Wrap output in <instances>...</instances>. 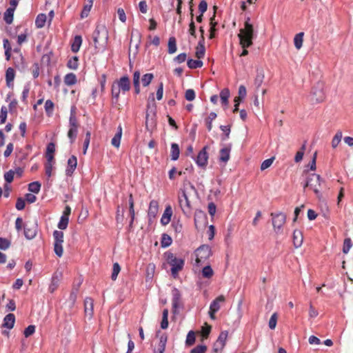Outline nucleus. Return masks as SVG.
Returning a JSON list of instances; mask_svg holds the SVG:
<instances>
[{"instance_id":"f257e3e1","label":"nucleus","mask_w":353,"mask_h":353,"mask_svg":"<svg viewBox=\"0 0 353 353\" xmlns=\"http://www.w3.org/2000/svg\"><path fill=\"white\" fill-rule=\"evenodd\" d=\"M250 18L248 17L245 22V27L240 30L239 37L240 39V44L243 48L241 56H246L248 54V51L246 50L252 45V39L254 34L253 26L249 23Z\"/></svg>"},{"instance_id":"f03ea898","label":"nucleus","mask_w":353,"mask_h":353,"mask_svg":"<svg viewBox=\"0 0 353 353\" xmlns=\"http://www.w3.org/2000/svg\"><path fill=\"white\" fill-rule=\"evenodd\" d=\"M94 47L98 50L104 49L108 41V31L104 25L97 26L92 34Z\"/></svg>"},{"instance_id":"7ed1b4c3","label":"nucleus","mask_w":353,"mask_h":353,"mask_svg":"<svg viewBox=\"0 0 353 353\" xmlns=\"http://www.w3.org/2000/svg\"><path fill=\"white\" fill-rule=\"evenodd\" d=\"M150 97H152L153 104L152 105L150 103L147 105V112L145 116V127L148 130H152L155 127L156 117V104L154 103L153 93H151L150 98Z\"/></svg>"},{"instance_id":"20e7f679","label":"nucleus","mask_w":353,"mask_h":353,"mask_svg":"<svg viewBox=\"0 0 353 353\" xmlns=\"http://www.w3.org/2000/svg\"><path fill=\"white\" fill-rule=\"evenodd\" d=\"M270 216L274 232L277 234H282L283 226L286 222V215L283 212H272Z\"/></svg>"},{"instance_id":"39448f33","label":"nucleus","mask_w":353,"mask_h":353,"mask_svg":"<svg viewBox=\"0 0 353 353\" xmlns=\"http://www.w3.org/2000/svg\"><path fill=\"white\" fill-rule=\"evenodd\" d=\"M194 255L197 264L205 263L211 255V248L207 245H201L195 250Z\"/></svg>"},{"instance_id":"423d86ee","label":"nucleus","mask_w":353,"mask_h":353,"mask_svg":"<svg viewBox=\"0 0 353 353\" xmlns=\"http://www.w3.org/2000/svg\"><path fill=\"white\" fill-rule=\"evenodd\" d=\"M325 99L323 91V83L318 82L312 90L311 101L313 103H321Z\"/></svg>"},{"instance_id":"0eeeda50","label":"nucleus","mask_w":353,"mask_h":353,"mask_svg":"<svg viewBox=\"0 0 353 353\" xmlns=\"http://www.w3.org/2000/svg\"><path fill=\"white\" fill-rule=\"evenodd\" d=\"M309 179H312L310 182V188L314 191L316 196L320 199L322 196L319 188L322 179L319 174L312 173L309 174Z\"/></svg>"},{"instance_id":"6e6552de","label":"nucleus","mask_w":353,"mask_h":353,"mask_svg":"<svg viewBox=\"0 0 353 353\" xmlns=\"http://www.w3.org/2000/svg\"><path fill=\"white\" fill-rule=\"evenodd\" d=\"M194 221V225L198 230L203 229L208 223L207 215L203 211L201 210H196Z\"/></svg>"},{"instance_id":"1a4fd4ad","label":"nucleus","mask_w":353,"mask_h":353,"mask_svg":"<svg viewBox=\"0 0 353 353\" xmlns=\"http://www.w3.org/2000/svg\"><path fill=\"white\" fill-rule=\"evenodd\" d=\"M179 202L183 214L190 216L191 215L190 202L185 190H182L181 195L179 196Z\"/></svg>"},{"instance_id":"9d476101","label":"nucleus","mask_w":353,"mask_h":353,"mask_svg":"<svg viewBox=\"0 0 353 353\" xmlns=\"http://www.w3.org/2000/svg\"><path fill=\"white\" fill-rule=\"evenodd\" d=\"M37 233V221L28 222L24 226V235L28 239H32Z\"/></svg>"},{"instance_id":"9b49d317","label":"nucleus","mask_w":353,"mask_h":353,"mask_svg":"<svg viewBox=\"0 0 353 353\" xmlns=\"http://www.w3.org/2000/svg\"><path fill=\"white\" fill-rule=\"evenodd\" d=\"M208 147L205 146L198 154L196 158V164L201 168H205L208 163V154L206 151Z\"/></svg>"},{"instance_id":"f8f14e48","label":"nucleus","mask_w":353,"mask_h":353,"mask_svg":"<svg viewBox=\"0 0 353 353\" xmlns=\"http://www.w3.org/2000/svg\"><path fill=\"white\" fill-rule=\"evenodd\" d=\"M164 256L169 265H184L185 260L183 258H179L170 252H165Z\"/></svg>"},{"instance_id":"ddd939ff","label":"nucleus","mask_w":353,"mask_h":353,"mask_svg":"<svg viewBox=\"0 0 353 353\" xmlns=\"http://www.w3.org/2000/svg\"><path fill=\"white\" fill-rule=\"evenodd\" d=\"M172 304L174 312H176V310L181 306V294L179 290L176 288H174L172 290Z\"/></svg>"},{"instance_id":"4468645a","label":"nucleus","mask_w":353,"mask_h":353,"mask_svg":"<svg viewBox=\"0 0 353 353\" xmlns=\"http://www.w3.org/2000/svg\"><path fill=\"white\" fill-rule=\"evenodd\" d=\"M94 300L90 297H86L84 300L85 314L88 319H92L93 316Z\"/></svg>"},{"instance_id":"2eb2a0df","label":"nucleus","mask_w":353,"mask_h":353,"mask_svg":"<svg viewBox=\"0 0 353 353\" xmlns=\"http://www.w3.org/2000/svg\"><path fill=\"white\" fill-rule=\"evenodd\" d=\"M159 212V203L156 200H152L150 202L148 211V216L151 219H154Z\"/></svg>"},{"instance_id":"dca6fc26","label":"nucleus","mask_w":353,"mask_h":353,"mask_svg":"<svg viewBox=\"0 0 353 353\" xmlns=\"http://www.w3.org/2000/svg\"><path fill=\"white\" fill-rule=\"evenodd\" d=\"M61 277H62L61 272H54V274H53V276L52 277L51 283H50V285L49 286V289H48L49 292L50 293H53L57 290V288L59 286V281L61 279Z\"/></svg>"},{"instance_id":"f3484780","label":"nucleus","mask_w":353,"mask_h":353,"mask_svg":"<svg viewBox=\"0 0 353 353\" xmlns=\"http://www.w3.org/2000/svg\"><path fill=\"white\" fill-rule=\"evenodd\" d=\"M77 165V159L74 155H72L68 160V166L65 170V174L71 176L75 170Z\"/></svg>"},{"instance_id":"a211bd4d","label":"nucleus","mask_w":353,"mask_h":353,"mask_svg":"<svg viewBox=\"0 0 353 353\" xmlns=\"http://www.w3.org/2000/svg\"><path fill=\"white\" fill-rule=\"evenodd\" d=\"M117 88L123 92L129 91L130 89V81L129 77L127 76L122 77L118 81Z\"/></svg>"},{"instance_id":"6ab92c4d","label":"nucleus","mask_w":353,"mask_h":353,"mask_svg":"<svg viewBox=\"0 0 353 353\" xmlns=\"http://www.w3.org/2000/svg\"><path fill=\"white\" fill-rule=\"evenodd\" d=\"M172 216V210L170 205L166 206L164 212L161 219V223L163 225H167L171 220Z\"/></svg>"},{"instance_id":"aec40b11","label":"nucleus","mask_w":353,"mask_h":353,"mask_svg":"<svg viewBox=\"0 0 353 353\" xmlns=\"http://www.w3.org/2000/svg\"><path fill=\"white\" fill-rule=\"evenodd\" d=\"M265 78V73L263 68H257L256 69V75L254 79V85L256 87V90L259 89L261 85H262L263 80Z\"/></svg>"},{"instance_id":"412c9836","label":"nucleus","mask_w":353,"mask_h":353,"mask_svg":"<svg viewBox=\"0 0 353 353\" xmlns=\"http://www.w3.org/2000/svg\"><path fill=\"white\" fill-rule=\"evenodd\" d=\"M231 145L228 147L223 148L219 152V161L226 163L230 157Z\"/></svg>"},{"instance_id":"4be33fe9","label":"nucleus","mask_w":353,"mask_h":353,"mask_svg":"<svg viewBox=\"0 0 353 353\" xmlns=\"http://www.w3.org/2000/svg\"><path fill=\"white\" fill-rule=\"evenodd\" d=\"M225 301V297L223 295L219 296L215 299L210 304V309L212 312H216L219 311L221 307V303Z\"/></svg>"},{"instance_id":"5701e85b","label":"nucleus","mask_w":353,"mask_h":353,"mask_svg":"<svg viewBox=\"0 0 353 353\" xmlns=\"http://www.w3.org/2000/svg\"><path fill=\"white\" fill-rule=\"evenodd\" d=\"M303 237L301 230H294L293 232V243L296 248H299L303 243Z\"/></svg>"},{"instance_id":"b1692460","label":"nucleus","mask_w":353,"mask_h":353,"mask_svg":"<svg viewBox=\"0 0 353 353\" xmlns=\"http://www.w3.org/2000/svg\"><path fill=\"white\" fill-rule=\"evenodd\" d=\"M15 316L13 314H7L3 319V327L12 329L14 325Z\"/></svg>"},{"instance_id":"393cba45","label":"nucleus","mask_w":353,"mask_h":353,"mask_svg":"<svg viewBox=\"0 0 353 353\" xmlns=\"http://www.w3.org/2000/svg\"><path fill=\"white\" fill-rule=\"evenodd\" d=\"M122 136V127L121 125L118 126L117 132L114 134V137L112 139L111 143L115 148H119L120 146L121 139Z\"/></svg>"},{"instance_id":"a878e982","label":"nucleus","mask_w":353,"mask_h":353,"mask_svg":"<svg viewBox=\"0 0 353 353\" xmlns=\"http://www.w3.org/2000/svg\"><path fill=\"white\" fill-rule=\"evenodd\" d=\"M15 77V72L13 68H8L6 72V85L8 87L12 85V81H14Z\"/></svg>"},{"instance_id":"bb28decb","label":"nucleus","mask_w":353,"mask_h":353,"mask_svg":"<svg viewBox=\"0 0 353 353\" xmlns=\"http://www.w3.org/2000/svg\"><path fill=\"white\" fill-rule=\"evenodd\" d=\"M14 8H8L3 14V19L7 24H11L14 19Z\"/></svg>"},{"instance_id":"cd10ccee","label":"nucleus","mask_w":353,"mask_h":353,"mask_svg":"<svg viewBox=\"0 0 353 353\" xmlns=\"http://www.w3.org/2000/svg\"><path fill=\"white\" fill-rule=\"evenodd\" d=\"M81 283V281H80L76 287H74L70 294L68 301L70 303L71 306H73L76 302V300L77 298V294L79 292V288Z\"/></svg>"},{"instance_id":"c85d7f7f","label":"nucleus","mask_w":353,"mask_h":353,"mask_svg":"<svg viewBox=\"0 0 353 353\" xmlns=\"http://www.w3.org/2000/svg\"><path fill=\"white\" fill-rule=\"evenodd\" d=\"M171 159L172 161H176L179 157V154H180V149H179V146L177 143H172L171 144Z\"/></svg>"},{"instance_id":"c756f323","label":"nucleus","mask_w":353,"mask_h":353,"mask_svg":"<svg viewBox=\"0 0 353 353\" xmlns=\"http://www.w3.org/2000/svg\"><path fill=\"white\" fill-rule=\"evenodd\" d=\"M81 43H82V38L80 35H77L74 37V41L72 43V46H71V50L73 52H77L79 49H80V47L81 46Z\"/></svg>"},{"instance_id":"7c9ffc66","label":"nucleus","mask_w":353,"mask_h":353,"mask_svg":"<svg viewBox=\"0 0 353 353\" xmlns=\"http://www.w3.org/2000/svg\"><path fill=\"white\" fill-rule=\"evenodd\" d=\"M168 341V336L166 334H163L159 339V342L155 351L164 352L165 350L166 343Z\"/></svg>"},{"instance_id":"2f4dec72","label":"nucleus","mask_w":353,"mask_h":353,"mask_svg":"<svg viewBox=\"0 0 353 353\" xmlns=\"http://www.w3.org/2000/svg\"><path fill=\"white\" fill-rule=\"evenodd\" d=\"M168 52L169 54H174L176 52L177 47H176V40L174 37H170L168 40Z\"/></svg>"},{"instance_id":"473e14b6","label":"nucleus","mask_w":353,"mask_h":353,"mask_svg":"<svg viewBox=\"0 0 353 353\" xmlns=\"http://www.w3.org/2000/svg\"><path fill=\"white\" fill-rule=\"evenodd\" d=\"M228 338V332H221L216 340V345H220L221 348H224Z\"/></svg>"},{"instance_id":"72a5a7b5","label":"nucleus","mask_w":353,"mask_h":353,"mask_svg":"<svg viewBox=\"0 0 353 353\" xmlns=\"http://www.w3.org/2000/svg\"><path fill=\"white\" fill-rule=\"evenodd\" d=\"M304 32H299L296 34L294 39V46L296 49L299 50L303 46Z\"/></svg>"},{"instance_id":"f704fd0d","label":"nucleus","mask_w":353,"mask_h":353,"mask_svg":"<svg viewBox=\"0 0 353 353\" xmlns=\"http://www.w3.org/2000/svg\"><path fill=\"white\" fill-rule=\"evenodd\" d=\"M46 18V15L43 13L37 15L35 20V26L37 28H41L45 26Z\"/></svg>"},{"instance_id":"c9c22d12","label":"nucleus","mask_w":353,"mask_h":353,"mask_svg":"<svg viewBox=\"0 0 353 353\" xmlns=\"http://www.w3.org/2000/svg\"><path fill=\"white\" fill-rule=\"evenodd\" d=\"M64 83L67 85H72L77 83V77L74 73L67 74L64 77Z\"/></svg>"},{"instance_id":"e433bc0d","label":"nucleus","mask_w":353,"mask_h":353,"mask_svg":"<svg viewBox=\"0 0 353 353\" xmlns=\"http://www.w3.org/2000/svg\"><path fill=\"white\" fill-rule=\"evenodd\" d=\"M230 94V90L228 88H224L221 91L220 97L223 105H227L228 104Z\"/></svg>"},{"instance_id":"4c0bfd02","label":"nucleus","mask_w":353,"mask_h":353,"mask_svg":"<svg viewBox=\"0 0 353 353\" xmlns=\"http://www.w3.org/2000/svg\"><path fill=\"white\" fill-rule=\"evenodd\" d=\"M203 61L201 60H194L190 59L187 61V65L190 69H196L199 68H201L203 66Z\"/></svg>"},{"instance_id":"58836bf2","label":"nucleus","mask_w":353,"mask_h":353,"mask_svg":"<svg viewBox=\"0 0 353 353\" xmlns=\"http://www.w3.org/2000/svg\"><path fill=\"white\" fill-rule=\"evenodd\" d=\"M92 4H93L92 0H88V3L83 6V10L81 11V18H85V17H88L90 10H91V8L92 7Z\"/></svg>"},{"instance_id":"ea45409f","label":"nucleus","mask_w":353,"mask_h":353,"mask_svg":"<svg viewBox=\"0 0 353 353\" xmlns=\"http://www.w3.org/2000/svg\"><path fill=\"white\" fill-rule=\"evenodd\" d=\"M79 65V59L78 57L74 56L70 58L68 63L67 66L71 70H77Z\"/></svg>"},{"instance_id":"a19ab883","label":"nucleus","mask_w":353,"mask_h":353,"mask_svg":"<svg viewBox=\"0 0 353 353\" xmlns=\"http://www.w3.org/2000/svg\"><path fill=\"white\" fill-rule=\"evenodd\" d=\"M216 114L214 112L210 113L208 118L205 119V124L208 131H211L212 128V121L216 118Z\"/></svg>"},{"instance_id":"79ce46f5","label":"nucleus","mask_w":353,"mask_h":353,"mask_svg":"<svg viewBox=\"0 0 353 353\" xmlns=\"http://www.w3.org/2000/svg\"><path fill=\"white\" fill-rule=\"evenodd\" d=\"M168 310L164 309L162 314V321L161 322V327L162 329H166L168 327Z\"/></svg>"},{"instance_id":"37998d69","label":"nucleus","mask_w":353,"mask_h":353,"mask_svg":"<svg viewBox=\"0 0 353 353\" xmlns=\"http://www.w3.org/2000/svg\"><path fill=\"white\" fill-rule=\"evenodd\" d=\"M41 189V183L39 181H34L28 185V190L31 192L37 194Z\"/></svg>"},{"instance_id":"c03bdc74","label":"nucleus","mask_w":353,"mask_h":353,"mask_svg":"<svg viewBox=\"0 0 353 353\" xmlns=\"http://www.w3.org/2000/svg\"><path fill=\"white\" fill-rule=\"evenodd\" d=\"M172 238L167 234H163L161 236V246L163 248H167L172 244Z\"/></svg>"},{"instance_id":"a18cd8bd","label":"nucleus","mask_w":353,"mask_h":353,"mask_svg":"<svg viewBox=\"0 0 353 353\" xmlns=\"http://www.w3.org/2000/svg\"><path fill=\"white\" fill-rule=\"evenodd\" d=\"M195 343V333L194 331L190 330L186 336L185 345L187 346H191Z\"/></svg>"},{"instance_id":"49530a36","label":"nucleus","mask_w":353,"mask_h":353,"mask_svg":"<svg viewBox=\"0 0 353 353\" xmlns=\"http://www.w3.org/2000/svg\"><path fill=\"white\" fill-rule=\"evenodd\" d=\"M231 125H221L220 129L223 132V135L221 137L222 141H225L230 137Z\"/></svg>"},{"instance_id":"de8ad7c7","label":"nucleus","mask_w":353,"mask_h":353,"mask_svg":"<svg viewBox=\"0 0 353 353\" xmlns=\"http://www.w3.org/2000/svg\"><path fill=\"white\" fill-rule=\"evenodd\" d=\"M154 78V75L152 73H147L142 77L141 82L144 87L150 85Z\"/></svg>"},{"instance_id":"09e8293b","label":"nucleus","mask_w":353,"mask_h":353,"mask_svg":"<svg viewBox=\"0 0 353 353\" xmlns=\"http://www.w3.org/2000/svg\"><path fill=\"white\" fill-rule=\"evenodd\" d=\"M69 221V217L66 216L65 215H62L60 221L58 223V228L60 230H65L68 227Z\"/></svg>"},{"instance_id":"8fccbe9b","label":"nucleus","mask_w":353,"mask_h":353,"mask_svg":"<svg viewBox=\"0 0 353 353\" xmlns=\"http://www.w3.org/2000/svg\"><path fill=\"white\" fill-rule=\"evenodd\" d=\"M45 110L48 116H51L54 109V103L51 100H47L45 103Z\"/></svg>"},{"instance_id":"3c124183","label":"nucleus","mask_w":353,"mask_h":353,"mask_svg":"<svg viewBox=\"0 0 353 353\" xmlns=\"http://www.w3.org/2000/svg\"><path fill=\"white\" fill-rule=\"evenodd\" d=\"M78 132V128H70L68 132V137L70 139V143H72L77 136Z\"/></svg>"},{"instance_id":"603ef678","label":"nucleus","mask_w":353,"mask_h":353,"mask_svg":"<svg viewBox=\"0 0 353 353\" xmlns=\"http://www.w3.org/2000/svg\"><path fill=\"white\" fill-rule=\"evenodd\" d=\"M342 139V132L341 131H338L335 136L333 137L332 141V146L333 148H335L337 147V145L339 144Z\"/></svg>"},{"instance_id":"864d4df0","label":"nucleus","mask_w":353,"mask_h":353,"mask_svg":"<svg viewBox=\"0 0 353 353\" xmlns=\"http://www.w3.org/2000/svg\"><path fill=\"white\" fill-rule=\"evenodd\" d=\"M54 243H62L63 242V233L61 231L54 230L53 232Z\"/></svg>"},{"instance_id":"5fc2aeb1","label":"nucleus","mask_w":353,"mask_h":353,"mask_svg":"<svg viewBox=\"0 0 353 353\" xmlns=\"http://www.w3.org/2000/svg\"><path fill=\"white\" fill-rule=\"evenodd\" d=\"M191 19H190V25H189V33L196 37V27H195V25H194V22L193 21V19H194V14L192 13V10L191 9Z\"/></svg>"},{"instance_id":"6e6d98bb","label":"nucleus","mask_w":353,"mask_h":353,"mask_svg":"<svg viewBox=\"0 0 353 353\" xmlns=\"http://www.w3.org/2000/svg\"><path fill=\"white\" fill-rule=\"evenodd\" d=\"M214 274L211 266H204L202 270V275L205 278H210Z\"/></svg>"},{"instance_id":"4d7b16f0","label":"nucleus","mask_w":353,"mask_h":353,"mask_svg":"<svg viewBox=\"0 0 353 353\" xmlns=\"http://www.w3.org/2000/svg\"><path fill=\"white\" fill-rule=\"evenodd\" d=\"M205 46H196L195 56L197 59H202L205 55Z\"/></svg>"},{"instance_id":"13d9d810","label":"nucleus","mask_w":353,"mask_h":353,"mask_svg":"<svg viewBox=\"0 0 353 353\" xmlns=\"http://www.w3.org/2000/svg\"><path fill=\"white\" fill-rule=\"evenodd\" d=\"M275 157H272L270 159H268L265 161H263L261 165V170H265V169L268 168L269 167L271 166V165L272 164L274 160Z\"/></svg>"},{"instance_id":"bf43d9fd","label":"nucleus","mask_w":353,"mask_h":353,"mask_svg":"<svg viewBox=\"0 0 353 353\" xmlns=\"http://www.w3.org/2000/svg\"><path fill=\"white\" fill-rule=\"evenodd\" d=\"M14 172L12 170H10L8 172L4 174V179L8 183L12 182L14 179Z\"/></svg>"},{"instance_id":"052dcab7","label":"nucleus","mask_w":353,"mask_h":353,"mask_svg":"<svg viewBox=\"0 0 353 353\" xmlns=\"http://www.w3.org/2000/svg\"><path fill=\"white\" fill-rule=\"evenodd\" d=\"M276 322H277V314H276V313H274L271 316V317L269 320V323H268L269 327L271 330H274L276 327Z\"/></svg>"},{"instance_id":"680f3d73","label":"nucleus","mask_w":353,"mask_h":353,"mask_svg":"<svg viewBox=\"0 0 353 353\" xmlns=\"http://www.w3.org/2000/svg\"><path fill=\"white\" fill-rule=\"evenodd\" d=\"M207 347L205 345H199L193 348L190 353H205Z\"/></svg>"},{"instance_id":"e2e57ef3","label":"nucleus","mask_w":353,"mask_h":353,"mask_svg":"<svg viewBox=\"0 0 353 353\" xmlns=\"http://www.w3.org/2000/svg\"><path fill=\"white\" fill-rule=\"evenodd\" d=\"M185 98L189 101H192L195 99V92L192 89H188L185 94Z\"/></svg>"},{"instance_id":"0e129e2a","label":"nucleus","mask_w":353,"mask_h":353,"mask_svg":"<svg viewBox=\"0 0 353 353\" xmlns=\"http://www.w3.org/2000/svg\"><path fill=\"white\" fill-rule=\"evenodd\" d=\"M7 108L6 106H2L1 108V114H0V123H4L6 121L7 118Z\"/></svg>"},{"instance_id":"69168bd1","label":"nucleus","mask_w":353,"mask_h":353,"mask_svg":"<svg viewBox=\"0 0 353 353\" xmlns=\"http://www.w3.org/2000/svg\"><path fill=\"white\" fill-rule=\"evenodd\" d=\"M35 332V326L33 325H28L24 330L23 334L27 338L33 334Z\"/></svg>"},{"instance_id":"338daca9","label":"nucleus","mask_w":353,"mask_h":353,"mask_svg":"<svg viewBox=\"0 0 353 353\" xmlns=\"http://www.w3.org/2000/svg\"><path fill=\"white\" fill-rule=\"evenodd\" d=\"M352 246V241L350 239H345L343 242V251L344 253H347Z\"/></svg>"},{"instance_id":"774afa93","label":"nucleus","mask_w":353,"mask_h":353,"mask_svg":"<svg viewBox=\"0 0 353 353\" xmlns=\"http://www.w3.org/2000/svg\"><path fill=\"white\" fill-rule=\"evenodd\" d=\"M10 243L8 239L0 237V249L6 250L10 247Z\"/></svg>"}]
</instances>
